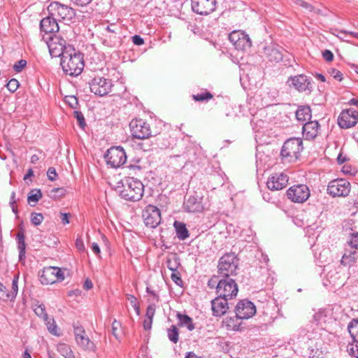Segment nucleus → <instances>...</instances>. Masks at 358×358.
Returning <instances> with one entry per match:
<instances>
[{"label": "nucleus", "instance_id": "nucleus-5", "mask_svg": "<svg viewBox=\"0 0 358 358\" xmlns=\"http://www.w3.org/2000/svg\"><path fill=\"white\" fill-rule=\"evenodd\" d=\"M48 14L57 21H71L76 16V12L72 8L59 2H52L48 7Z\"/></svg>", "mask_w": 358, "mask_h": 358}, {"label": "nucleus", "instance_id": "nucleus-1", "mask_svg": "<svg viewBox=\"0 0 358 358\" xmlns=\"http://www.w3.org/2000/svg\"><path fill=\"white\" fill-rule=\"evenodd\" d=\"M60 65L66 75L77 76L82 73L85 66L83 55L69 45L61 57Z\"/></svg>", "mask_w": 358, "mask_h": 358}, {"label": "nucleus", "instance_id": "nucleus-3", "mask_svg": "<svg viewBox=\"0 0 358 358\" xmlns=\"http://www.w3.org/2000/svg\"><path fill=\"white\" fill-rule=\"evenodd\" d=\"M303 150V141L300 138H291L287 140L281 149L280 155L284 162H296Z\"/></svg>", "mask_w": 358, "mask_h": 358}, {"label": "nucleus", "instance_id": "nucleus-29", "mask_svg": "<svg viewBox=\"0 0 358 358\" xmlns=\"http://www.w3.org/2000/svg\"><path fill=\"white\" fill-rule=\"evenodd\" d=\"M167 267L173 272L178 271L180 266L179 258L176 254H170L166 259Z\"/></svg>", "mask_w": 358, "mask_h": 358}, {"label": "nucleus", "instance_id": "nucleus-27", "mask_svg": "<svg viewBox=\"0 0 358 358\" xmlns=\"http://www.w3.org/2000/svg\"><path fill=\"white\" fill-rule=\"evenodd\" d=\"M296 117L298 121L304 122L311 118V110L308 106H301L296 111Z\"/></svg>", "mask_w": 358, "mask_h": 358}, {"label": "nucleus", "instance_id": "nucleus-10", "mask_svg": "<svg viewBox=\"0 0 358 358\" xmlns=\"http://www.w3.org/2000/svg\"><path fill=\"white\" fill-rule=\"evenodd\" d=\"M310 195L309 187L304 184L294 185L287 190V198L294 203H303Z\"/></svg>", "mask_w": 358, "mask_h": 358}, {"label": "nucleus", "instance_id": "nucleus-30", "mask_svg": "<svg viewBox=\"0 0 358 358\" xmlns=\"http://www.w3.org/2000/svg\"><path fill=\"white\" fill-rule=\"evenodd\" d=\"M41 197L42 193L40 189H31L28 194V203L31 206H35Z\"/></svg>", "mask_w": 358, "mask_h": 358}, {"label": "nucleus", "instance_id": "nucleus-35", "mask_svg": "<svg viewBox=\"0 0 358 358\" xmlns=\"http://www.w3.org/2000/svg\"><path fill=\"white\" fill-rule=\"evenodd\" d=\"M350 250H357L358 248V233L352 234L346 242L345 247Z\"/></svg>", "mask_w": 358, "mask_h": 358}, {"label": "nucleus", "instance_id": "nucleus-26", "mask_svg": "<svg viewBox=\"0 0 358 358\" xmlns=\"http://www.w3.org/2000/svg\"><path fill=\"white\" fill-rule=\"evenodd\" d=\"M183 206L185 210L190 213L199 212L201 208V203L197 201L196 198L192 196L185 201Z\"/></svg>", "mask_w": 358, "mask_h": 358}, {"label": "nucleus", "instance_id": "nucleus-6", "mask_svg": "<svg viewBox=\"0 0 358 358\" xmlns=\"http://www.w3.org/2000/svg\"><path fill=\"white\" fill-rule=\"evenodd\" d=\"M43 40L45 41L49 52L52 57H60L64 55L67 47L69 45H66V41L57 35L45 36L43 35Z\"/></svg>", "mask_w": 358, "mask_h": 358}, {"label": "nucleus", "instance_id": "nucleus-15", "mask_svg": "<svg viewBox=\"0 0 358 358\" xmlns=\"http://www.w3.org/2000/svg\"><path fill=\"white\" fill-rule=\"evenodd\" d=\"M229 39L237 50H245L252 46L249 36L242 31H232L229 35Z\"/></svg>", "mask_w": 358, "mask_h": 358}, {"label": "nucleus", "instance_id": "nucleus-51", "mask_svg": "<svg viewBox=\"0 0 358 358\" xmlns=\"http://www.w3.org/2000/svg\"><path fill=\"white\" fill-rule=\"evenodd\" d=\"M200 1L201 0H191V6L192 9L194 13L201 15Z\"/></svg>", "mask_w": 358, "mask_h": 358}, {"label": "nucleus", "instance_id": "nucleus-43", "mask_svg": "<svg viewBox=\"0 0 358 358\" xmlns=\"http://www.w3.org/2000/svg\"><path fill=\"white\" fill-rule=\"evenodd\" d=\"M18 275H15L12 282V292L10 294V300H13L17 295L18 287H17Z\"/></svg>", "mask_w": 358, "mask_h": 358}, {"label": "nucleus", "instance_id": "nucleus-22", "mask_svg": "<svg viewBox=\"0 0 358 358\" xmlns=\"http://www.w3.org/2000/svg\"><path fill=\"white\" fill-rule=\"evenodd\" d=\"M282 51V47L274 43H269L264 47L265 56L269 61L276 63L282 61L283 57Z\"/></svg>", "mask_w": 358, "mask_h": 358}, {"label": "nucleus", "instance_id": "nucleus-11", "mask_svg": "<svg viewBox=\"0 0 358 358\" xmlns=\"http://www.w3.org/2000/svg\"><path fill=\"white\" fill-rule=\"evenodd\" d=\"M350 192V183L344 178H338L330 181L327 186V192L331 196H346Z\"/></svg>", "mask_w": 358, "mask_h": 358}, {"label": "nucleus", "instance_id": "nucleus-9", "mask_svg": "<svg viewBox=\"0 0 358 358\" xmlns=\"http://www.w3.org/2000/svg\"><path fill=\"white\" fill-rule=\"evenodd\" d=\"M104 157L107 164L110 165L113 168L120 167L127 161L126 152L120 146L109 148Z\"/></svg>", "mask_w": 358, "mask_h": 358}, {"label": "nucleus", "instance_id": "nucleus-63", "mask_svg": "<svg viewBox=\"0 0 358 358\" xmlns=\"http://www.w3.org/2000/svg\"><path fill=\"white\" fill-rule=\"evenodd\" d=\"M213 98V94L209 92L207 90L203 89V102L208 101Z\"/></svg>", "mask_w": 358, "mask_h": 358}, {"label": "nucleus", "instance_id": "nucleus-55", "mask_svg": "<svg viewBox=\"0 0 358 358\" xmlns=\"http://www.w3.org/2000/svg\"><path fill=\"white\" fill-rule=\"evenodd\" d=\"M105 29L109 34H116L117 31H119L120 27L118 25L115 24H111L110 25H108Z\"/></svg>", "mask_w": 358, "mask_h": 358}, {"label": "nucleus", "instance_id": "nucleus-19", "mask_svg": "<svg viewBox=\"0 0 358 358\" xmlns=\"http://www.w3.org/2000/svg\"><path fill=\"white\" fill-rule=\"evenodd\" d=\"M288 176L283 173H275L268 178L266 185L271 190H280L288 183Z\"/></svg>", "mask_w": 358, "mask_h": 358}, {"label": "nucleus", "instance_id": "nucleus-17", "mask_svg": "<svg viewBox=\"0 0 358 358\" xmlns=\"http://www.w3.org/2000/svg\"><path fill=\"white\" fill-rule=\"evenodd\" d=\"M358 120V112L352 108L343 110L338 118V124L343 129L354 127Z\"/></svg>", "mask_w": 358, "mask_h": 358}, {"label": "nucleus", "instance_id": "nucleus-44", "mask_svg": "<svg viewBox=\"0 0 358 358\" xmlns=\"http://www.w3.org/2000/svg\"><path fill=\"white\" fill-rule=\"evenodd\" d=\"M220 280L218 276H213L208 282V285L210 288H215L216 292L218 290V285H220Z\"/></svg>", "mask_w": 358, "mask_h": 358}, {"label": "nucleus", "instance_id": "nucleus-20", "mask_svg": "<svg viewBox=\"0 0 358 358\" xmlns=\"http://www.w3.org/2000/svg\"><path fill=\"white\" fill-rule=\"evenodd\" d=\"M142 217L144 224H161L162 217L159 208L152 205H149L143 210Z\"/></svg>", "mask_w": 358, "mask_h": 358}, {"label": "nucleus", "instance_id": "nucleus-53", "mask_svg": "<svg viewBox=\"0 0 358 358\" xmlns=\"http://www.w3.org/2000/svg\"><path fill=\"white\" fill-rule=\"evenodd\" d=\"M47 176L51 181H55L57 179V173L54 167H50L47 171Z\"/></svg>", "mask_w": 358, "mask_h": 358}, {"label": "nucleus", "instance_id": "nucleus-62", "mask_svg": "<svg viewBox=\"0 0 358 358\" xmlns=\"http://www.w3.org/2000/svg\"><path fill=\"white\" fill-rule=\"evenodd\" d=\"M25 248H26V244H25L24 241L18 242V249L20 250L19 257L20 259L22 257V256H24Z\"/></svg>", "mask_w": 358, "mask_h": 358}, {"label": "nucleus", "instance_id": "nucleus-31", "mask_svg": "<svg viewBox=\"0 0 358 358\" xmlns=\"http://www.w3.org/2000/svg\"><path fill=\"white\" fill-rule=\"evenodd\" d=\"M57 351L65 358H76L71 347L65 343H59L57 345Z\"/></svg>", "mask_w": 358, "mask_h": 358}, {"label": "nucleus", "instance_id": "nucleus-59", "mask_svg": "<svg viewBox=\"0 0 358 358\" xmlns=\"http://www.w3.org/2000/svg\"><path fill=\"white\" fill-rule=\"evenodd\" d=\"M188 28L195 34L200 36L201 34V30L199 27H198L196 24H190Z\"/></svg>", "mask_w": 358, "mask_h": 358}, {"label": "nucleus", "instance_id": "nucleus-28", "mask_svg": "<svg viewBox=\"0 0 358 358\" xmlns=\"http://www.w3.org/2000/svg\"><path fill=\"white\" fill-rule=\"evenodd\" d=\"M357 258V251L355 250H350L345 248V252L341 260V262L344 266H350L353 264Z\"/></svg>", "mask_w": 358, "mask_h": 358}, {"label": "nucleus", "instance_id": "nucleus-58", "mask_svg": "<svg viewBox=\"0 0 358 358\" xmlns=\"http://www.w3.org/2000/svg\"><path fill=\"white\" fill-rule=\"evenodd\" d=\"M322 56L324 59L327 62H331L334 59V55L333 53L329 50H326L322 52Z\"/></svg>", "mask_w": 358, "mask_h": 358}, {"label": "nucleus", "instance_id": "nucleus-24", "mask_svg": "<svg viewBox=\"0 0 358 358\" xmlns=\"http://www.w3.org/2000/svg\"><path fill=\"white\" fill-rule=\"evenodd\" d=\"M85 334V332L82 328L75 329V338L78 345L85 350H93L94 348V343Z\"/></svg>", "mask_w": 358, "mask_h": 358}, {"label": "nucleus", "instance_id": "nucleus-13", "mask_svg": "<svg viewBox=\"0 0 358 358\" xmlns=\"http://www.w3.org/2000/svg\"><path fill=\"white\" fill-rule=\"evenodd\" d=\"M64 279L63 273L57 267L49 266L44 268L40 275V280L44 285H51L57 281H62Z\"/></svg>", "mask_w": 358, "mask_h": 358}, {"label": "nucleus", "instance_id": "nucleus-4", "mask_svg": "<svg viewBox=\"0 0 358 358\" xmlns=\"http://www.w3.org/2000/svg\"><path fill=\"white\" fill-rule=\"evenodd\" d=\"M239 259L234 253H227L219 260L218 273L223 278H230L237 274Z\"/></svg>", "mask_w": 358, "mask_h": 358}, {"label": "nucleus", "instance_id": "nucleus-33", "mask_svg": "<svg viewBox=\"0 0 358 358\" xmlns=\"http://www.w3.org/2000/svg\"><path fill=\"white\" fill-rule=\"evenodd\" d=\"M177 317L179 320V325L182 327H187L189 331H192L194 329V326L192 323V320L187 315H183L178 313Z\"/></svg>", "mask_w": 358, "mask_h": 358}, {"label": "nucleus", "instance_id": "nucleus-49", "mask_svg": "<svg viewBox=\"0 0 358 358\" xmlns=\"http://www.w3.org/2000/svg\"><path fill=\"white\" fill-rule=\"evenodd\" d=\"M27 62L24 59H20V61L17 62L14 66L13 69L15 72L20 73L22 71V69L26 66Z\"/></svg>", "mask_w": 358, "mask_h": 358}, {"label": "nucleus", "instance_id": "nucleus-61", "mask_svg": "<svg viewBox=\"0 0 358 358\" xmlns=\"http://www.w3.org/2000/svg\"><path fill=\"white\" fill-rule=\"evenodd\" d=\"M71 216L70 213H60V219L62 224H69V217Z\"/></svg>", "mask_w": 358, "mask_h": 358}, {"label": "nucleus", "instance_id": "nucleus-48", "mask_svg": "<svg viewBox=\"0 0 358 358\" xmlns=\"http://www.w3.org/2000/svg\"><path fill=\"white\" fill-rule=\"evenodd\" d=\"M121 327V324L116 320H114L112 324V333L113 336L117 338H120V329Z\"/></svg>", "mask_w": 358, "mask_h": 358}, {"label": "nucleus", "instance_id": "nucleus-41", "mask_svg": "<svg viewBox=\"0 0 358 358\" xmlns=\"http://www.w3.org/2000/svg\"><path fill=\"white\" fill-rule=\"evenodd\" d=\"M65 189L64 188H53L50 192V197L56 200L64 194Z\"/></svg>", "mask_w": 358, "mask_h": 358}, {"label": "nucleus", "instance_id": "nucleus-45", "mask_svg": "<svg viewBox=\"0 0 358 358\" xmlns=\"http://www.w3.org/2000/svg\"><path fill=\"white\" fill-rule=\"evenodd\" d=\"M6 87L10 92H15L19 87V82L17 80L13 78L8 81Z\"/></svg>", "mask_w": 358, "mask_h": 358}, {"label": "nucleus", "instance_id": "nucleus-46", "mask_svg": "<svg viewBox=\"0 0 358 358\" xmlns=\"http://www.w3.org/2000/svg\"><path fill=\"white\" fill-rule=\"evenodd\" d=\"M73 114H74V117L78 120L80 127L82 129H84L86 126V124H85V118H84L83 113L80 111L76 110L73 112Z\"/></svg>", "mask_w": 358, "mask_h": 358}, {"label": "nucleus", "instance_id": "nucleus-50", "mask_svg": "<svg viewBox=\"0 0 358 358\" xmlns=\"http://www.w3.org/2000/svg\"><path fill=\"white\" fill-rule=\"evenodd\" d=\"M43 220V216L41 213H31V224H41Z\"/></svg>", "mask_w": 358, "mask_h": 358}, {"label": "nucleus", "instance_id": "nucleus-14", "mask_svg": "<svg viewBox=\"0 0 358 358\" xmlns=\"http://www.w3.org/2000/svg\"><path fill=\"white\" fill-rule=\"evenodd\" d=\"M287 83L299 92H308L310 93L311 92V78L303 74L289 77Z\"/></svg>", "mask_w": 358, "mask_h": 358}, {"label": "nucleus", "instance_id": "nucleus-56", "mask_svg": "<svg viewBox=\"0 0 358 358\" xmlns=\"http://www.w3.org/2000/svg\"><path fill=\"white\" fill-rule=\"evenodd\" d=\"M155 313V307L154 305H150L148 307L147 311H146V318L148 319H153V317Z\"/></svg>", "mask_w": 358, "mask_h": 358}, {"label": "nucleus", "instance_id": "nucleus-42", "mask_svg": "<svg viewBox=\"0 0 358 358\" xmlns=\"http://www.w3.org/2000/svg\"><path fill=\"white\" fill-rule=\"evenodd\" d=\"M127 300L131 304L134 309L135 310L136 314L138 315H140V306L137 301V299L134 296L130 295V294L127 295Z\"/></svg>", "mask_w": 358, "mask_h": 358}, {"label": "nucleus", "instance_id": "nucleus-54", "mask_svg": "<svg viewBox=\"0 0 358 358\" xmlns=\"http://www.w3.org/2000/svg\"><path fill=\"white\" fill-rule=\"evenodd\" d=\"M66 102L72 108H76L78 104V100L76 96H70L66 97Z\"/></svg>", "mask_w": 358, "mask_h": 358}, {"label": "nucleus", "instance_id": "nucleus-25", "mask_svg": "<svg viewBox=\"0 0 358 358\" xmlns=\"http://www.w3.org/2000/svg\"><path fill=\"white\" fill-rule=\"evenodd\" d=\"M241 318L236 315L234 317H227L222 321V326L229 331H238L241 322Z\"/></svg>", "mask_w": 358, "mask_h": 358}, {"label": "nucleus", "instance_id": "nucleus-64", "mask_svg": "<svg viewBox=\"0 0 358 358\" xmlns=\"http://www.w3.org/2000/svg\"><path fill=\"white\" fill-rule=\"evenodd\" d=\"M152 320L145 318L143 321V327L145 330H150L152 327Z\"/></svg>", "mask_w": 358, "mask_h": 358}, {"label": "nucleus", "instance_id": "nucleus-32", "mask_svg": "<svg viewBox=\"0 0 358 358\" xmlns=\"http://www.w3.org/2000/svg\"><path fill=\"white\" fill-rule=\"evenodd\" d=\"M348 330L354 341H358V319H353L348 325Z\"/></svg>", "mask_w": 358, "mask_h": 358}, {"label": "nucleus", "instance_id": "nucleus-7", "mask_svg": "<svg viewBox=\"0 0 358 358\" xmlns=\"http://www.w3.org/2000/svg\"><path fill=\"white\" fill-rule=\"evenodd\" d=\"M238 287L236 280L231 278L220 280L217 294L228 300L234 299L238 294Z\"/></svg>", "mask_w": 358, "mask_h": 358}, {"label": "nucleus", "instance_id": "nucleus-18", "mask_svg": "<svg viewBox=\"0 0 358 358\" xmlns=\"http://www.w3.org/2000/svg\"><path fill=\"white\" fill-rule=\"evenodd\" d=\"M59 25L57 21L51 15L43 18L40 22V29L43 35L53 36L59 31Z\"/></svg>", "mask_w": 358, "mask_h": 358}, {"label": "nucleus", "instance_id": "nucleus-57", "mask_svg": "<svg viewBox=\"0 0 358 358\" xmlns=\"http://www.w3.org/2000/svg\"><path fill=\"white\" fill-rule=\"evenodd\" d=\"M171 278L172 280L178 285H180L182 282L180 276V273L178 272V271L176 272H173L171 275Z\"/></svg>", "mask_w": 358, "mask_h": 358}, {"label": "nucleus", "instance_id": "nucleus-8", "mask_svg": "<svg viewBox=\"0 0 358 358\" xmlns=\"http://www.w3.org/2000/svg\"><path fill=\"white\" fill-rule=\"evenodd\" d=\"M129 128L135 138L145 139L152 136L150 124L143 119L132 120L129 123Z\"/></svg>", "mask_w": 358, "mask_h": 358}, {"label": "nucleus", "instance_id": "nucleus-38", "mask_svg": "<svg viewBox=\"0 0 358 358\" xmlns=\"http://www.w3.org/2000/svg\"><path fill=\"white\" fill-rule=\"evenodd\" d=\"M176 227V231L177 234V236L178 238L181 240H184L189 236V233L187 229H186V225H174Z\"/></svg>", "mask_w": 358, "mask_h": 358}, {"label": "nucleus", "instance_id": "nucleus-34", "mask_svg": "<svg viewBox=\"0 0 358 358\" xmlns=\"http://www.w3.org/2000/svg\"><path fill=\"white\" fill-rule=\"evenodd\" d=\"M216 0H203V15L213 12L216 8Z\"/></svg>", "mask_w": 358, "mask_h": 358}, {"label": "nucleus", "instance_id": "nucleus-2", "mask_svg": "<svg viewBox=\"0 0 358 358\" xmlns=\"http://www.w3.org/2000/svg\"><path fill=\"white\" fill-rule=\"evenodd\" d=\"M122 186L117 187L120 196L127 201H139L144 192L142 182L132 177H127L121 181Z\"/></svg>", "mask_w": 358, "mask_h": 358}, {"label": "nucleus", "instance_id": "nucleus-47", "mask_svg": "<svg viewBox=\"0 0 358 358\" xmlns=\"http://www.w3.org/2000/svg\"><path fill=\"white\" fill-rule=\"evenodd\" d=\"M0 299L3 301L10 300L9 292L1 282H0Z\"/></svg>", "mask_w": 358, "mask_h": 358}, {"label": "nucleus", "instance_id": "nucleus-36", "mask_svg": "<svg viewBox=\"0 0 358 358\" xmlns=\"http://www.w3.org/2000/svg\"><path fill=\"white\" fill-rule=\"evenodd\" d=\"M44 321L45 322L48 330L50 334L57 336L60 335L59 328L57 326L54 319L48 317V320Z\"/></svg>", "mask_w": 358, "mask_h": 358}, {"label": "nucleus", "instance_id": "nucleus-52", "mask_svg": "<svg viewBox=\"0 0 358 358\" xmlns=\"http://www.w3.org/2000/svg\"><path fill=\"white\" fill-rule=\"evenodd\" d=\"M329 73L331 77L338 81H341L343 79V73L339 70L332 69L329 70Z\"/></svg>", "mask_w": 358, "mask_h": 358}, {"label": "nucleus", "instance_id": "nucleus-12", "mask_svg": "<svg viewBox=\"0 0 358 358\" xmlns=\"http://www.w3.org/2000/svg\"><path fill=\"white\" fill-rule=\"evenodd\" d=\"M111 87V80L101 77L94 78L90 83V91L100 96L108 94L110 92Z\"/></svg>", "mask_w": 358, "mask_h": 358}, {"label": "nucleus", "instance_id": "nucleus-16", "mask_svg": "<svg viewBox=\"0 0 358 358\" xmlns=\"http://www.w3.org/2000/svg\"><path fill=\"white\" fill-rule=\"evenodd\" d=\"M235 313L237 317L241 320H247L256 313V306L252 301L243 299L236 304Z\"/></svg>", "mask_w": 358, "mask_h": 358}, {"label": "nucleus", "instance_id": "nucleus-40", "mask_svg": "<svg viewBox=\"0 0 358 358\" xmlns=\"http://www.w3.org/2000/svg\"><path fill=\"white\" fill-rule=\"evenodd\" d=\"M34 310L36 315L42 317L44 320H48V316L45 312V307L43 304H36Z\"/></svg>", "mask_w": 358, "mask_h": 358}, {"label": "nucleus", "instance_id": "nucleus-39", "mask_svg": "<svg viewBox=\"0 0 358 358\" xmlns=\"http://www.w3.org/2000/svg\"><path fill=\"white\" fill-rule=\"evenodd\" d=\"M347 352L352 358H358V341L349 343L347 346Z\"/></svg>", "mask_w": 358, "mask_h": 358}, {"label": "nucleus", "instance_id": "nucleus-21", "mask_svg": "<svg viewBox=\"0 0 358 358\" xmlns=\"http://www.w3.org/2000/svg\"><path fill=\"white\" fill-rule=\"evenodd\" d=\"M228 299L217 295L210 301L212 314L215 317L224 315L229 310Z\"/></svg>", "mask_w": 358, "mask_h": 358}, {"label": "nucleus", "instance_id": "nucleus-23", "mask_svg": "<svg viewBox=\"0 0 358 358\" xmlns=\"http://www.w3.org/2000/svg\"><path fill=\"white\" fill-rule=\"evenodd\" d=\"M319 129L317 121H308L303 126V135L306 139L313 140L317 136Z\"/></svg>", "mask_w": 358, "mask_h": 358}, {"label": "nucleus", "instance_id": "nucleus-60", "mask_svg": "<svg viewBox=\"0 0 358 358\" xmlns=\"http://www.w3.org/2000/svg\"><path fill=\"white\" fill-rule=\"evenodd\" d=\"M131 40L133 43L136 45H141L144 43L143 38L138 35H134V36H132Z\"/></svg>", "mask_w": 358, "mask_h": 358}, {"label": "nucleus", "instance_id": "nucleus-37", "mask_svg": "<svg viewBox=\"0 0 358 358\" xmlns=\"http://www.w3.org/2000/svg\"><path fill=\"white\" fill-rule=\"evenodd\" d=\"M167 334L171 341L174 343H176L178 341L179 333L176 326L172 325L169 329H168Z\"/></svg>", "mask_w": 358, "mask_h": 358}]
</instances>
